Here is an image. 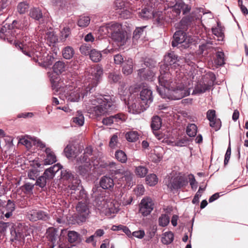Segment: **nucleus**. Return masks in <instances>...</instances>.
<instances>
[{"label":"nucleus","mask_w":248,"mask_h":248,"mask_svg":"<svg viewBox=\"0 0 248 248\" xmlns=\"http://www.w3.org/2000/svg\"><path fill=\"white\" fill-rule=\"evenodd\" d=\"M16 46L26 56L31 58L35 62H38L39 65L43 67L47 68L51 65L54 61L52 55L47 54L45 50L40 49L38 47V50H34L32 44L30 43L28 45L24 43V41L20 44H16Z\"/></svg>","instance_id":"obj_1"},{"label":"nucleus","mask_w":248,"mask_h":248,"mask_svg":"<svg viewBox=\"0 0 248 248\" xmlns=\"http://www.w3.org/2000/svg\"><path fill=\"white\" fill-rule=\"evenodd\" d=\"M111 32V38L119 46L124 45L126 41V33L123 31L121 26L117 23L108 27Z\"/></svg>","instance_id":"obj_2"},{"label":"nucleus","mask_w":248,"mask_h":248,"mask_svg":"<svg viewBox=\"0 0 248 248\" xmlns=\"http://www.w3.org/2000/svg\"><path fill=\"white\" fill-rule=\"evenodd\" d=\"M101 203L97 202L99 209L105 212L106 215L117 213L120 210V204L116 200L111 199H103Z\"/></svg>","instance_id":"obj_3"},{"label":"nucleus","mask_w":248,"mask_h":248,"mask_svg":"<svg viewBox=\"0 0 248 248\" xmlns=\"http://www.w3.org/2000/svg\"><path fill=\"white\" fill-rule=\"evenodd\" d=\"M169 68L165 64L162 65L160 67V75L158 77L159 85L163 88V90L173 89L172 81Z\"/></svg>","instance_id":"obj_4"},{"label":"nucleus","mask_w":248,"mask_h":248,"mask_svg":"<svg viewBox=\"0 0 248 248\" xmlns=\"http://www.w3.org/2000/svg\"><path fill=\"white\" fill-rule=\"evenodd\" d=\"M97 102L99 105L93 108V111L96 116L105 115L112 110V103L109 98L102 96L97 98Z\"/></svg>","instance_id":"obj_5"},{"label":"nucleus","mask_w":248,"mask_h":248,"mask_svg":"<svg viewBox=\"0 0 248 248\" xmlns=\"http://www.w3.org/2000/svg\"><path fill=\"white\" fill-rule=\"evenodd\" d=\"M60 92H63L65 98L70 102H78L82 94V91L80 88H73L70 86H66L65 87L59 88Z\"/></svg>","instance_id":"obj_6"},{"label":"nucleus","mask_w":248,"mask_h":248,"mask_svg":"<svg viewBox=\"0 0 248 248\" xmlns=\"http://www.w3.org/2000/svg\"><path fill=\"white\" fill-rule=\"evenodd\" d=\"M203 12V9L202 8H196L190 15L186 18H183L180 21L181 28L183 30H186L188 27H191L193 22L202 18L200 13Z\"/></svg>","instance_id":"obj_7"},{"label":"nucleus","mask_w":248,"mask_h":248,"mask_svg":"<svg viewBox=\"0 0 248 248\" xmlns=\"http://www.w3.org/2000/svg\"><path fill=\"white\" fill-rule=\"evenodd\" d=\"M187 184L188 181L186 178L183 176H177L170 178L167 186L168 188L172 190L179 189L181 187L187 185Z\"/></svg>","instance_id":"obj_8"},{"label":"nucleus","mask_w":248,"mask_h":248,"mask_svg":"<svg viewBox=\"0 0 248 248\" xmlns=\"http://www.w3.org/2000/svg\"><path fill=\"white\" fill-rule=\"evenodd\" d=\"M127 108L128 111L133 114H139L148 108L147 106H145L138 99L129 102Z\"/></svg>","instance_id":"obj_9"},{"label":"nucleus","mask_w":248,"mask_h":248,"mask_svg":"<svg viewBox=\"0 0 248 248\" xmlns=\"http://www.w3.org/2000/svg\"><path fill=\"white\" fill-rule=\"evenodd\" d=\"M17 24L16 20H14L11 24H6L3 26L0 30V37L1 38H8L11 39L10 36H16V30H14V27L16 26Z\"/></svg>","instance_id":"obj_10"},{"label":"nucleus","mask_w":248,"mask_h":248,"mask_svg":"<svg viewBox=\"0 0 248 248\" xmlns=\"http://www.w3.org/2000/svg\"><path fill=\"white\" fill-rule=\"evenodd\" d=\"M28 218L32 221H36L39 220L44 221L47 220L49 218V215L42 210H32L28 213Z\"/></svg>","instance_id":"obj_11"},{"label":"nucleus","mask_w":248,"mask_h":248,"mask_svg":"<svg viewBox=\"0 0 248 248\" xmlns=\"http://www.w3.org/2000/svg\"><path fill=\"white\" fill-rule=\"evenodd\" d=\"M154 208V203L151 198L143 199L140 204V212L143 216H147Z\"/></svg>","instance_id":"obj_12"},{"label":"nucleus","mask_w":248,"mask_h":248,"mask_svg":"<svg viewBox=\"0 0 248 248\" xmlns=\"http://www.w3.org/2000/svg\"><path fill=\"white\" fill-rule=\"evenodd\" d=\"M76 210L78 218L81 221H85L90 213L87 204L85 202H79L76 206Z\"/></svg>","instance_id":"obj_13"},{"label":"nucleus","mask_w":248,"mask_h":248,"mask_svg":"<svg viewBox=\"0 0 248 248\" xmlns=\"http://www.w3.org/2000/svg\"><path fill=\"white\" fill-rule=\"evenodd\" d=\"M207 119L210 121V126L217 131L221 127V122L216 118V111L213 109H209L206 113Z\"/></svg>","instance_id":"obj_14"},{"label":"nucleus","mask_w":248,"mask_h":248,"mask_svg":"<svg viewBox=\"0 0 248 248\" xmlns=\"http://www.w3.org/2000/svg\"><path fill=\"white\" fill-rule=\"evenodd\" d=\"M61 178L63 180L71 182L73 184L71 186L72 189H75L80 183L79 180L75 178L73 175L70 172L66 170H62L61 171Z\"/></svg>","instance_id":"obj_15"},{"label":"nucleus","mask_w":248,"mask_h":248,"mask_svg":"<svg viewBox=\"0 0 248 248\" xmlns=\"http://www.w3.org/2000/svg\"><path fill=\"white\" fill-rule=\"evenodd\" d=\"M190 10L191 6L183 1L176 3L172 8V11L176 13V16L179 15L181 11L183 15H186L190 12Z\"/></svg>","instance_id":"obj_16"},{"label":"nucleus","mask_w":248,"mask_h":248,"mask_svg":"<svg viewBox=\"0 0 248 248\" xmlns=\"http://www.w3.org/2000/svg\"><path fill=\"white\" fill-rule=\"evenodd\" d=\"M46 235L48 240L51 243V248L58 244L59 235L56 229L53 228H49L46 231Z\"/></svg>","instance_id":"obj_17"},{"label":"nucleus","mask_w":248,"mask_h":248,"mask_svg":"<svg viewBox=\"0 0 248 248\" xmlns=\"http://www.w3.org/2000/svg\"><path fill=\"white\" fill-rule=\"evenodd\" d=\"M140 102L145 106L149 107V105L153 101L152 92L148 89H143L140 93Z\"/></svg>","instance_id":"obj_18"},{"label":"nucleus","mask_w":248,"mask_h":248,"mask_svg":"<svg viewBox=\"0 0 248 248\" xmlns=\"http://www.w3.org/2000/svg\"><path fill=\"white\" fill-rule=\"evenodd\" d=\"M186 35L185 31L179 30L176 31L173 35V40L171 44L172 46H177L179 44L186 42Z\"/></svg>","instance_id":"obj_19"},{"label":"nucleus","mask_w":248,"mask_h":248,"mask_svg":"<svg viewBox=\"0 0 248 248\" xmlns=\"http://www.w3.org/2000/svg\"><path fill=\"white\" fill-rule=\"evenodd\" d=\"M114 169L110 170V171L111 174L112 175H116V174H121L124 175L125 177V180L131 181L132 179L131 174L129 171H125L122 165L118 164L117 167H115Z\"/></svg>","instance_id":"obj_20"},{"label":"nucleus","mask_w":248,"mask_h":248,"mask_svg":"<svg viewBox=\"0 0 248 248\" xmlns=\"http://www.w3.org/2000/svg\"><path fill=\"white\" fill-rule=\"evenodd\" d=\"M46 157L44 160L45 165H50L57 161V158L55 153L50 148H46L45 149Z\"/></svg>","instance_id":"obj_21"},{"label":"nucleus","mask_w":248,"mask_h":248,"mask_svg":"<svg viewBox=\"0 0 248 248\" xmlns=\"http://www.w3.org/2000/svg\"><path fill=\"white\" fill-rule=\"evenodd\" d=\"M163 149L161 147H156L151 153L150 157L154 162H158L163 158Z\"/></svg>","instance_id":"obj_22"},{"label":"nucleus","mask_w":248,"mask_h":248,"mask_svg":"<svg viewBox=\"0 0 248 248\" xmlns=\"http://www.w3.org/2000/svg\"><path fill=\"white\" fill-rule=\"evenodd\" d=\"M52 68L55 73L59 75L66 70L67 65L63 61H59L54 63Z\"/></svg>","instance_id":"obj_23"},{"label":"nucleus","mask_w":248,"mask_h":248,"mask_svg":"<svg viewBox=\"0 0 248 248\" xmlns=\"http://www.w3.org/2000/svg\"><path fill=\"white\" fill-rule=\"evenodd\" d=\"M153 13L151 7H145L138 12V15L141 18L147 20L152 17Z\"/></svg>","instance_id":"obj_24"},{"label":"nucleus","mask_w":248,"mask_h":248,"mask_svg":"<svg viewBox=\"0 0 248 248\" xmlns=\"http://www.w3.org/2000/svg\"><path fill=\"white\" fill-rule=\"evenodd\" d=\"M100 186L103 189H109L114 186L113 180L109 177H103L100 182Z\"/></svg>","instance_id":"obj_25"},{"label":"nucleus","mask_w":248,"mask_h":248,"mask_svg":"<svg viewBox=\"0 0 248 248\" xmlns=\"http://www.w3.org/2000/svg\"><path fill=\"white\" fill-rule=\"evenodd\" d=\"M133 63L132 59H128L124 62L123 66V73L125 75H129L133 72Z\"/></svg>","instance_id":"obj_26"},{"label":"nucleus","mask_w":248,"mask_h":248,"mask_svg":"<svg viewBox=\"0 0 248 248\" xmlns=\"http://www.w3.org/2000/svg\"><path fill=\"white\" fill-rule=\"evenodd\" d=\"M91 168V164L89 162H86L84 165L79 166L77 169V171L83 176H86L90 172Z\"/></svg>","instance_id":"obj_27"},{"label":"nucleus","mask_w":248,"mask_h":248,"mask_svg":"<svg viewBox=\"0 0 248 248\" xmlns=\"http://www.w3.org/2000/svg\"><path fill=\"white\" fill-rule=\"evenodd\" d=\"M93 73V76L95 78V81L93 82V86H96L98 82L99 81L100 78L103 74V68L97 65L94 68V71L92 72Z\"/></svg>","instance_id":"obj_28"},{"label":"nucleus","mask_w":248,"mask_h":248,"mask_svg":"<svg viewBox=\"0 0 248 248\" xmlns=\"http://www.w3.org/2000/svg\"><path fill=\"white\" fill-rule=\"evenodd\" d=\"M162 124L161 118L158 116H155L152 119L151 127L153 131L159 130Z\"/></svg>","instance_id":"obj_29"},{"label":"nucleus","mask_w":248,"mask_h":248,"mask_svg":"<svg viewBox=\"0 0 248 248\" xmlns=\"http://www.w3.org/2000/svg\"><path fill=\"white\" fill-rule=\"evenodd\" d=\"M172 91V94L173 95L174 99H180L186 95V93L184 88H180L179 89L177 88L174 89L173 86V89H170Z\"/></svg>","instance_id":"obj_30"},{"label":"nucleus","mask_w":248,"mask_h":248,"mask_svg":"<svg viewBox=\"0 0 248 248\" xmlns=\"http://www.w3.org/2000/svg\"><path fill=\"white\" fill-rule=\"evenodd\" d=\"M74 54V49L70 46H67L64 47L62 51V55L63 57L67 60L71 59Z\"/></svg>","instance_id":"obj_31"},{"label":"nucleus","mask_w":248,"mask_h":248,"mask_svg":"<svg viewBox=\"0 0 248 248\" xmlns=\"http://www.w3.org/2000/svg\"><path fill=\"white\" fill-rule=\"evenodd\" d=\"M174 235L172 232H169L164 233L161 238V242L165 245L171 243L173 240Z\"/></svg>","instance_id":"obj_32"},{"label":"nucleus","mask_w":248,"mask_h":248,"mask_svg":"<svg viewBox=\"0 0 248 248\" xmlns=\"http://www.w3.org/2000/svg\"><path fill=\"white\" fill-rule=\"evenodd\" d=\"M139 136L138 132L136 131H131L125 134V138L129 142H136L138 140Z\"/></svg>","instance_id":"obj_33"},{"label":"nucleus","mask_w":248,"mask_h":248,"mask_svg":"<svg viewBox=\"0 0 248 248\" xmlns=\"http://www.w3.org/2000/svg\"><path fill=\"white\" fill-rule=\"evenodd\" d=\"M74 148L72 144H69L64 148V153L67 158H70L76 156L75 151L74 149Z\"/></svg>","instance_id":"obj_34"},{"label":"nucleus","mask_w":248,"mask_h":248,"mask_svg":"<svg viewBox=\"0 0 248 248\" xmlns=\"http://www.w3.org/2000/svg\"><path fill=\"white\" fill-rule=\"evenodd\" d=\"M177 58L173 53H170L165 57L164 60L167 65H171L178 61Z\"/></svg>","instance_id":"obj_35"},{"label":"nucleus","mask_w":248,"mask_h":248,"mask_svg":"<svg viewBox=\"0 0 248 248\" xmlns=\"http://www.w3.org/2000/svg\"><path fill=\"white\" fill-rule=\"evenodd\" d=\"M210 86L207 84H199L195 88L193 93H202L210 89Z\"/></svg>","instance_id":"obj_36"},{"label":"nucleus","mask_w":248,"mask_h":248,"mask_svg":"<svg viewBox=\"0 0 248 248\" xmlns=\"http://www.w3.org/2000/svg\"><path fill=\"white\" fill-rule=\"evenodd\" d=\"M146 27L147 26L137 27L133 32V38L136 40H138L145 32V29Z\"/></svg>","instance_id":"obj_37"},{"label":"nucleus","mask_w":248,"mask_h":248,"mask_svg":"<svg viewBox=\"0 0 248 248\" xmlns=\"http://www.w3.org/2000/svg\"><path fill=\"white\" fill-rule=\"evenodd\" d=\"M72 122L79 126L83 125L84 123V118L83 114L78 111L77 115L73 118Z\"/></svg>","instance_id":"obj_38"},{"label":"nucleus","mask_w":248,"mask_h":248,"mask_svg":"<svg viewBox=\"0 0 248 248\" xmlns=\"http://www.w3.org/2000/svg\"><path fill=\"white\" fill-rule=\"evenodd\" d=\"M90 58L92 61L97 62L100 61L102 58V54L100 51L95 49H92L90 53Z\"/></svg>","instance_id":"obj_39"},{"label":"nucleus","mask_w":248,"mask_h":248,"mask_svg":"<svg viewBox=\"0 0 248 248\" xmlns=\"http://www.w3.org/2000/svg\"><path fill=\"white\" fill-rule=\"evenodd\" d=\"M186 133L190 137H195L197 132V127L194 124L188 125L186 128Z\"/></svg>","instance_id":"obj_40"},{"label":"nucleus","mask_w":248,"mask_h":248,"mask_svg":"<svg viewBox=\"0 0 248 248\" xmlns=\"http://www.w3.org/2000/svg\"><path fill=\"white\" fill-rule=\"evenodd\" d=\"M212 30L213 33L218 38V40H223L224 36V32L218 24H217V27L213 28Z\"/></svg>","instance_id":"obj_41"},{"label":"nucleus","mask_w":248,"mask_h":248,"mask_svg":"<svg viewBox=\"0 0 248 248\" xmlns=\"http://www.w3.org/2000/svg\"><path fill=\"white\" fill-rule=\"evenodd\" d=\"M54 167H50L49 168L45 170V172L43 173L44 176L47 179V180H49L52 179L54 176L55 174L57 172V170H55Z\"/></svg>","instance_id":"obj_42"},{"label":"nucleus","mask_w":248,"mask_h":248,"mask_svg":"<svg viewBox=\"0 0 248 248\" xmlns=\"http://www.w3.org/2000/svg\"><path fill=\"white\" fill-rule=\"evenodd\" d=\"M146 183L150 186H154L158 182V179L156 175L151 174L146 177Z\"/></svg>","instance_id":"obj_43"},{"label":"nucleus","mask_w":248,"mask_h":248,"mask_svg":"<svg viewBox=\"0 0 248 248\" xmlns=\"http://www.w3.org/2000/svg\"><path fill=\"white\" fill-rule=\"evenodd\" d=\"M170 222V217L167 214H162L158 218L159 225L162 227H165Z\"/></svg>","instance_id":"obj_44"},{"label":"nucleus","mask_w":248,"mask_h":248,"mask_svg":"<svg viewBox=\"0 0 248 248\" xmlns=\"http://www.w3.org/2000/svg\"><path fill=\"white\" fill-rule=\"evenodd\" d=\"M116 158L121 163H125L127 160V156L124 152L122 150H119L115 153Z\"/></svg>","instance_id":"obj_45"},{"label":"nucleus","mask_w":248,"mask_h":248,"mask_svg":"<svg viewBox=\"0 0 248 248\" xmlns=\"http://www.w3.org/2000/svg\"><path fill=\"white\" fill-rule=\"evenodd\" d=\"M216 57L215 62L217 65L222 66L224 64V54L223 52H217L216 53Z\"/></svg>","instance_id":"obj_46"},{"label":"nucleus","mask_w":248,"mask_h":248,"mask_svg":"<svg viewBox=\"0 0 248 248\" xmlns=\"http://www.w3.org/2000/svg\"><path fill=\"white\" fill-rule=\"evenodd\" d=\"M79 234L75 231H69L68 233V241L71 243H74L78 240Z\"/></svg>","instance_id":"obj_47"},{"label":"nucleus","mask_w":248,"mask_h":248,"mask_svg":"<svg viewBox=\"0 0 248 248\" xmlns=\"http://www.w3.org/2000/svg\"><path fill=\"white\" fill-rule=\"evenodd\" d=\"M45 38L51 44L55 43L58 40L57 36L53 31L47 32L46 34Z\"/></svg>","instance_id":"obj_48"},{"label":"nucleus","mask_w":248,"mask_h":248,"mask_svg":"<svg viewBox=\"0 0 248 248\" xmlns=\"http://www.w3.org/2000/svg\"><path fill=\"white\" fill-rule=\"evenodd\" d=\"M70 33V29L69 27L63 28L61 31V34L60 36L61 41L62 42H64L66 39L69 36Z\"/></svg>","instance_id":"obj_49"},{"label":"nucleus","mask_w":248,"mask_h":248,"mask_svg":"<svg viewBox=\"0 0 248 248\" xmlns=\"http://www.w3.org/2000/svg\"><path fill=\"white\" fill-rule=\"evenodd\" d=\"M90 18L89 16H83L80 17L78 22V24L79 27H86L90 23Z\"/></svg>","instance_id":"obj_50"},{"label":"nucleus","mask_w":248,"mask_h":248,"mask_svg":"<svg viewBox=\"0 0 248 248\" xmlns=\"http://www.w3.org/2000/svg\"><path fill=\"white\" fill-rule=\"evenodd\" d=\"M148 172L146 168L143 166H138L136 169V173L140 177H144Z\"/></svg>","instance_id":"obj_51"},{"label":"nucleus","mask_w":248,"mask_h":248,"mask_svg":"<svg viewBox=\"0 0 248 248\" xmlns=\"http://www.w3.org/2000/svg\"><path fill=\"white\" fill-rule=\"evenodd\" d=\"M125 8V2L123 0H116L114 2V8L115 10L121 11Z\"/></svg>","instance_id":"obj_52"},{"label":"nucleus","mask_w":248,"mask_h":248,"mask_svg":"<svg viewBox=\"0 0 248 248\" xmlns=\"http://www.w3.org/2000/svg\"><path fill=\"white\" fill-rule=\"evenodd\" d=\"M31 16L36 20H39L42 17L41 11L37 8L32 9L30 13Z\"/></svg>","instance_id":"obj_53"},{"label":"nucleus","mask_w":248,"mask_h":248,"mask_svg":"<svg viewBox=\"0 0 248 248\" xmlns=\"http://www.w3.org/2000/svg\"><path fill=\"white\" fill-rule=\"evenodd\" d=\"M29 8V6L28 3L22 2L18 4L17 11L20 14H24L28 10Z\"/></svg>","instance_id":"obj_54"},{"label":"nucleus","mask_w":248,"mask_h":248,"mask_svg":"<svg viewBox=\"0 0 248 248\" xmlns=\"http://www.w3.org/2000/svg\"><path fill=\"white\" fill-rule=\"evenodd\" d=\"M48 180L44 175L39 177L36 180L35 184L41 188L44 187L47 182Z\"/></svg>","instance_id":"obj_55"},{"label":"nucleus","mask_w":248,"mask_h":248,"mask_svg":"<svg viewBox=\"0 0 248 248\" xmlns=\"http://www.w3.org/2000/svg\"><path fill=\"white\" fill-rule=\"evenodd\" d=\"M79 50L81 54L84 55H90L91 53V46L89 45H82L80 46Z\"/></svg>","instance_id":"obj_56"},{"label":"nucleus","mask_w":248,"mask_h":248,"mask_svg":"<svg viewBox=\"0 0 248 248\" xmlns=\"http://www.w3.org/2000/svg\"><path fill=\"white\" fill-rule=\"evenodd\" d=\"M39 175V171L37 169H32L29 170L28 176L30 179L34 180Z\"/></svg>","instance_id":"obj_57"},{"label":"nucleus","mask_w":248,"mask_h":248,"mask_svg":"<svg viewBox=\"0 0 248 248\" xmlns=\"http://www.w3.org/2000/svg\"><path fill=\"white\" fill-rule=\"evenodd\" d=\"M190 185L192 189L196 190L197 187V182H196L193 175L189 174L188 175Z\"/></svg>","instance_id":"obj_58"},{"label":"nucleus","mask_w":248,"mask_h":248,"mask_svg":"<svg viewBox=\"0 0 248 248\" xmlns=\"http://www.w3.org/2000/svg\"><path fill=\"white\" fill-rule=\"evenodd\" d=\"M231 155V148L230 143H229V146L226 152L224 158V165L226 166L229 162Z\"/></svg>","instance_id":"obj_59"},{"label":"nucleus","mask_w":248,"mask_h":248,"mask_svg":"<svg viewBox=\"0 0 248 248\" xmlns=\"http://www.w3.org/2000/svg\"><path fill=\"white\" fill-rule=\"evenodd\" d=\"M32 141L33 144L37 148L42 149L46 147L45 144L39 139L34 138L32 140Z\"/></svg>","instance_id":"obj_60"},{"label":"nucleus","mask_w":248,"mask_h":248,"mask_svg":"<svg viewBox=\"0 0 248 248\" xmlns=\"http://www.w3.org/2000/svg\"><path fill=\"white\" fill-rule=\"evenodd\" d=\"M118 12L119 13L121 17L124 18H128L131 16V12L125 8Z\"/></svg>","instance_id":"obj_61"},{"label":"nucleus","mask_w":248,"mask_h":248,"mask_svg":"<svg viewBox=\"0 0 248 248\" xmlns=\"http://www.w3.org/2000/svg\"><path fill=\"white\" fill-rule=\"evenodd\" d=\"M5 208L7 211L13 212L15 209V203L10 200H9Z\"/></svg>","instance_id":"obj_62"},{"label":"nucleus","mask_w":248,"mask_h":248,"mask_svg":"<svg viewBox=\"0 0 248 248\" xmlns=\"http://www.w3.org/2000/svg\"><path fill=\"white\" fill-rule=\"evenodd\" d=\"M135 192L137 196H141L144 192V187L142 185H138L135 189Z\"/></svg>","instance_id":"obj_63"},{"label":"nucleus","mask_w":248,"mask_h":248,"mask_svg":"<svg viewBox=\"0 0 248 248\" xmlns=\"http://www.w3.org/2000/svg\"><path fill=\"white\" fill-rule=\"evenodd\" d=\"M108 78L110 82H116L119 80L120 76L115 73H110Z\"/></svg>","instance_id":"obj_64"}]
</instances>
